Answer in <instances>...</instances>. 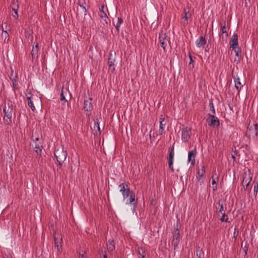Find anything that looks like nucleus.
<instances>
[{"label": "nucleus", "instance_id": "7ed1b4c3", "mask_svg": "<svg viewBox=\"0 0 258 258\" xmlns=\"http://www.w3.org/2000/svg\"><path fill=\"white\" fill-rule=\"evenodd\" d=\"M258 132V124H249L247 127V130L246 132V136L249 140L251 139H253L257 136Z\"/></svg>", "mask_w": 258, "mask_h": 258}, {"label": "nucleus", "instance_id": "0eeeda50", "mask_svg": "<svg viewBox=\"0 0 258 258\" xmlns=\"http://www.w3.org/2000/svg\"><path fill=\"white\" fill-rule=\"evenodd\" d=\"M191 130L188 127L182 128L181 130V139L184 143L187 142L190 139Z\"/></svg>", "mask_w": 258, "mask_h": 258}, {"label": "nucleus", "instance_id": "c03bdc74", "mask_svg": "<svg viewBox=\"0 0 258 258\" xmlns=\"http://www.w3.org/2000/svg\"><path fill=\"white\" fill-rule=\"evenodd\" d=\"M212 178H213L212 181V184L213 185L215 184L216 185H217V182L218 181V177H217V180H216V179L214 178L213 177Z\"/></svg>", "mask_w": 258, "mask_h": 258}, {"label": "nucleus", "instance_id": "4be33fe9", "mask_svg": "<svg viewBox=\"0 0 258 258\" xmlns=\"http://www.w3.org/2000/svg\"><path fill=\"white\" fill-rule=\"evenodd\" d=\"M206 43V40L203 36H201L196 41V45L198 47H201V46L205 45Z\"/></svg>", "mask_w": 258, "mask_h": 258}, {"label": "nucleus", "instance_id": "37998d69", "mask_svg": "<svg viewBox=\"0 0 258 258\" xmlns=\"http://www.w3.org/2000/svg\"><path fill=\"white\" fill-rule=\"evenodd\" d=\"M13 82V86L14 89H17L18 88V84L16 80H13L12 81Z\"/></svg>", "mask_w": 258, "mask_h": 258}, {"label": "nucleus", "instance_id": "f3484780", "mask_svg": "<svg viewBox=\"0 0 258 258\" xmlns=\"http://www.w3.org/2000/svg\"><path fill=\"white\" fill-rule=\"evenodd\" d=\"M230 48H235L238 47V36L237 34H234L229 42Z\"/></svg>", "mask_w": 258, "mask_h": 258}, {"label": "nucleus", "instance_id": "aec40b11", "mask_svg": "<svg viewBox=\"0 0 258 258\" xmlns=\"http://www.w3.org/2000/svg\"><path fill=\"white\" fill-rule=\"evenodd\" d=\"M107 249L108 252H112L115 250V244L113 239H109L106 244Z\"/></svg>", "mask_w": 258, "mask_h": 258}, {"label": "nucleus", "instance_id": "de8ad7c7", "mask_svg": "<svg viewBox=\"0 0 258 258\" xmlns=\"http://www.w3.org/2000/svg\"><path fill=\"white\" fill-rule=\"evenodd\" d=\"M101 252L102 253V256H101V258H107V255L106 252H104V253H103V251H102Z\"/></svg>", "mask_w": 258, "mask_h": 258}, {"label": "nucleus", "instance_id": "dca6fc26", "mask_svg": "<svg viewBox=\"0 0 258 258\" xmlns=\"http://www.w3.org/2000/svg\"><path fill=\"white\" fill-rule=\"evenodd\" d=\"M160 126L158 131L159 134L162 135L164 131V129L166 126L167 120L163 117L162 115H161L160 117Z\"/></svg>", "mask_w": 258, "mask_h": 258}, {"label": "nucleus", "instance_id": "4c0bfd02", "mask_svg": "<svg viewBox=\"0 0 258 258\" xmlns=\"http://www.w3.org/2000/svg\"><path fill=\"white\" fill-rule=\"evenodd\" d=\"M222 216L220 218L221 221L228 222V218H227V216L224 213H222Z\"/></svg>", "mask_w": 258, "mask_h": 258}, {"label": "nucleus", "instance_id": "7c9ffc66", "mask_svg": "<svg viewBox=\"0 0 258 258\" xmlns=\"http://www.w3.org/2000/svg\"><path fill=\"white\" fill-rule=\"evenodd\" d=\"M43 146H35L34 150L36 152L37 155H41Z\"/></svg>", "mask_w": 258, "mask_h": 258}, {"label": "nucleus", "instance_id": "3c124183", "mask_svg": "<svg viewBox=\"0 0 258 258\" xmlns=\"http://www.w3.org/2000/svg\"><path fill=\"white\" fill-rule=\"evenodd\" d=\"M217 189V185L213 187V190L216 191Z\"/></svg>", "mask_w": 258, "mask_h": 258}, {"label": "nucleus", "instance_id": "412c9836", "mask_svg": "<svg viewBox=\"0 0 258 258\" xmlns=\"http://www.w3.org/2000/svg\"><path fill=\"white\" fill-rule=\"evenodd\" d=\"M104 6L103 5H102L101 6V8L100 10V12H99V15L100 17L102 19H103L106 22V23H107V21L109 20V18H108L106 14L104 12Z\"/></svg>", "mask_w": 258, "mask_h": 258}, {"label": "nucleus", "instance_id": "6e6552de", "mask_svg": "<svg viewBox=\"0 0 258 258\" xmlns=\"http://www.w3.org/2000/svg\"><path fill=\"white\" fill-rule=\"evenodd\" d=\"M159 40L161 46L165 51L168 40L166 34L163 31L161 32L159 34Z\"/></svg>", "mask_w": 258, "mask_h": 258}, {"label": "nucleus", "instance_id": "20e7f679", "mask_svg": "<svg viewBox=\"0 0 258 258\" xmlns=\"http://www.w3.org/2000/svg\"><path fill=\"white\" fill-rule=\"evenodd\" d=\"M118 187L119 188V191L121 193L124 200L127 198L133 191L130 190L128 185L124 183L119 184Z\"/></svg>", "mask_w": 258, "mask_h": 258}, {"label": "nucleus", "instance_id": "a19ab883", "mask_svg": "<svg viewBox=\"0 0 258 258\" xmlns=\"http://www.w3.org/2000/svg\"><path fill=\"white\" fill-rule=\"evenodd\" d=\"M80 8L81 12L84 15L86 14L87 10L84 6L80 5Z\"/></svg>", "mask_w": 258, "mask_h": 258}, {"label": "nucleus", "instance_id": "9b49d317", "mask_svg": "<svg viewBox=\"0 0 258 258\" xmlns=\"http://www.w3.org/2000/svg\"><path fill=\"white\" fill-rule=\"evenodd\" d=\"M130 198L126 201V204H131L133 205V212H134L136 210V207L137 205V200H136L135 194L133 191L129 195Z\"/></svg>", "mask_w": 258, "mask_h": 258}, {"label": "nucleus", "instance_id": "423d86ee", "mask_svg": "<svg viewBox=\"0 0 258 258\" xmlns=\"http://www.w3.org/2000/svg\"><path fill=\"white\" fill-rule=\"evenodd\" d=\"M208 117L206 120V122L208 125L213 127H218L220 124L219 120L215 115L208 114Z\"/></svg>", "mask_w": 258, "mask_h": 258}, {"label": "nucleus", "instance_id": "58836bf2", "mask_svg": "<svg viewBox=\"0 0 258 258\" xmlns=\"http://www.w3.org/2000/svg\"><path fill=\"white\" fill-rule=\"evenodd\" d=\"M221 33L222 34H225L226 36H228V33L226 31V28L225 24H224L223 26H221Z\"/></svg>", "mask_w": 258, "mask_h": 258}, {"label": "nucleus", "instance_id": "603ef678", "mask_svg": "<svg viewBox=\"0 0 258 258\" xmlns=\"http://www.w3.org/2000/svg\"><path fill=\"white\" fill-rule=\"evenodd\" d=\"M232 158H233V160H235V155L234 154H232Z\"/></svg>", "mask_w": 258, "mask_h": 258}, {"label": "nucleus", "instance_id": "2f4dec72", "mask_svg": "<svg viewBox=\"0 0 258 258\" xmlns=\"http://www.w3.org/2000/svg\"><path fill=\"white\" fill-rule=\"evenodd\" d=\"M196 256L198 258H202V256L204 253H203V251L199 248L197 249V250L196 251Z\"/></svg>", "mask_w": 258, "mask_h": 258}, {"label": "nucleus", "instance_id": "473e14b6", "mask_svg": "<svg viewBox=\"0 0 258 258\" xmlns=\"http://www.w3.org/2000/svg\"><path fill=\"white\" fill-rule=\"evenodd\" d=\"M218 204L220 207L219 213H223V212H224L225 210L224 209L223 205L221 203V200H219L218 202Z\"/></svg>", "mask_w": 258, "mask_h": 258}, {"label": "nucleus", "instance_id": "e433bc0d", "mask_svg": "<svg viewBox=\"0 0 258 258\" xmlns=\"http://www.w3.org/2000/svg\"><path fill=\"white\" fill-rule=\"evenodd\" d=\"M234 50L236 56L239 57L241 55V51L238 47H235V48H232Z\"/></svg>", "mask_w": 258, "mask_h": 258}, {"label": "nucleus", "instance_id": "6e6d98bb", "mask_svg": "<svg viewBox=\"0 0 258 258\" xmlns=\"http://www.w3.org/2000/svg\"><path fill=\"white\" fill-rule=\"evenodd\" d=\"M7 258H12V257L11 256L10 257L8 256Z\"/></svg>", "mask_w": 258, "mask_h": 258}, {"label": "nucleus", "instance_id": "79ce46f5", "mask_svg": "<svg viewBox=\"0 0 258 258\" xmlns=\"http://www.w3.org/2000/svg\"><path fill=\"white\" fill-rule=\"evenodd\" d=\"M189 59H190V62L189 63L188 66L190 68L191 67L193 68L194 66L192 64V62H194V60L192 59V56H191V55L190 54H189Z\"/></svg>", "mask_w": 258, "mask_h": 258}, {"label": "nucleus", "instance_id": "f704fd0d", "mask_svg": "<svg viewBox=\"0 0 258 258\" xmlns=\"http://www.w3.org/2000/svg\"><path fill=\"white\" fill-rule=\"evenodd\" d=\"M209 107H210V110L211 111H212V113L213 114H215V110L214 108L213 101L212 100H210L209 101Z\"/></svg>", "mask_w": 258, "mask_h": 258}, {"label": "nucleus", "instance_id": "393cba45", "mask_svg": "<svg viewBox=\"0 0 258 258\" xmlns=\"http://www.w3.org/2000/svg\"><path fill=\"white\" fill-rule=\"evenodd\" d=\"M115 60V56L110 53L109 54V56L108 58V61L109 67H111L114 65Z\"/></svg>", "mask_w": 258, "mask_h": 258}, {"label": "nucleus", "instance_id": "b1692460", "mask_svg": "<svg viewBox=\"0 0 258 258\" xmlns=\"http://www.w3.org/2000/svg\"><path fill=\"white\" fill-rule=\"evenodd\" d=\"M138 253L140 256L139 258L146 257V250L142 247H139L138 248Z\"/></svg>", "mask_w": 258, "mask_h": 258}, {"label": "nucleus", "instance_id": "5fc2aeb1", "mask_svg": "<svg viewBox=\"0 0 258 258\" xmlns=\"http://www.w3.org/2000/svg\"><path fill=\"white\" fill-rule=\"evenodd\" d=\"M38 140H39L38 138H36L35 139V141H38Z\"/></svg>", "mask_w": 258, "mask_h": 258}, {"label": "nucleus", "instance_id": "6ab92c4d", "mask_svg": "<svg viewBox=\"0 0 258 258\" xmlns=\"http://www.w3.org/2000/svg\"><path fill=\"white\" fill-rule=\"evenodd\" d=\"M234 81L235 83V87L237 89V92L239 93L241 89L243 86V83L240 82V79L238 77H234Z\"/></svg>", "mask_w": 258, "mask_h": 258}, {"label": "nucleus", "instance_id": "a878e982", "mask_svg": "<svg viewBox=\"0 0 258 258\" xmlns=\"http://www.w3.org/2000/svg\"><path fill=\"white\" fill-rule=\"evenodd\" d=\"M68 91L66 90L65 91L62 88L61 90V93L60 94V100L61 101H64V104L67 103L68 104V101L66 99L65 97V94H67L68 93Z\"/></svg>", "mask_w": 258, "mask_h": 258}, {"label": "nucleus", "instance_id": "72a5a7b5", "mask_svg": "<svg viewBox=\"0 0 258 258\" xmlns=\"http://www.w3.org/2000/svg\"><path fill=\"white\" fill-rule=\"evenodd\" d=\"M122 23V20L121 18L118 17L117 18V22L115 25V28L116 29L119 31V28L120 27V25Z\"/></svg>", "mask_w": 258, "mask_h": 258}, {"label": "nucleus", "instance_id": "f257e3e1", "mask_svg": "<svg viewBox=\"0 0 258 258\" xmlns=\"http://www.w3.org/2000/svg\"><path fill=\"white\" fill-rule=\"evenodd\" d=\"M3 112L4 113V121L5 123L7 124H11L13 112V105L12 101H8L5 103L3 108Z\"/></svg>", "mask_w": 258, "mask_h": 258}, {"label": "nucleus", "instance_id": "9d476101", "mask_svg": "<svg viewBox=\"0 0 258 258\" xmlns=\"http://www.w3.org/2000/svg\"><path fill=\"white\" fill-rule=\"evenodd\" d=\"M169 158H168V165L171 171L173 172H174V170L173 166V160H174V146H172L169 148Z\"/></svg>", "mask_w": 258, "mask_h": 258}, {"label": "nucleus", "instance_id": "09e8293b", "mask_svg": "<svg viewBox=\"0 0 258 258\" xmlns=\"http://www.w3.org/2000/svg\"><path fill=\"white\" fill-rule=\"evenodd\" d=\"M234 151L233 150V149H232V151L234 152V153L233 154L235 155V156L237 155L238 152H237L235 147L234 148Z\"/></svg>", "mask_w": 258, "mask_h": 258}, {"label": "nucleus", "instance_id": "49530a36", "mask_svg": "<svg viewBox=\"0 0 258 258\" xmlns=\"http://www.w3.org/2000/svg\"><path fill=\"white\" fill-rule=\"evenodd\" d=\"M238 231H236V229L235 228L234 229V233H233V236L234 238H236L237 237V236H238Z\"/></svg>", "mask_w": 258, "mask_h": 258}, {"label": "nucleus", "instance_id": "864d4df0", "mask_svg": "<svg viewBox=\"0 0 258 258\" xmlns=\"http://www.w3.org/2000/svg\"><path fill=\"white\" fill-rule=\"evenodd\" d=\"M34 48H38V49H39V48H38V44H37L35 45V47Z\"/></svg>", "mask_w": 258, "mask_h": 258}, {"label": "nucleus", "instance_id": "cd10ccee", "mask_svg": "<svg viewBox=\"0 0 258 258\" xmlns=\"http://www.w3.org/2000/svg\"><path fill=\"white\" fill-rule=\"evenodd\" d=\"M205 173V166H202L201 170H199L198 171V176H204Z\"/></svg>", "mask_w": 258, "mask_h": 258}, {"label": "nucleus", "instance_id": "c9c22d12", "mask_svg": "<svg viewBox=\"0 0 258 258\" xmlns=\"http://www.w3.org/2000/svg\"><path fill=\"white\" fill-rule=\"evenodd\" d=\"M11 7H12V10H18V8H19L18 2L17 1L16 2L14 1L12 4Z\"/></svg>", "mask_w": 258, "mask_h": 258}, {"label": "nucleus", "instance_id": "ddd939ff", "mask_svg": "<svg viewBox=\"0 0 258 258\" xmlns=\"http://www.w3.org/2000/svg\"><path fill=\"white\" fill-rule=\"evenodd\" d=\"M84 109L85 111L86 112V115L89 116L91 114V110L93 109V104L92 103L91 99L84 101Z\"/></svg>", "mask_w": 258, "mask_h": 258}, {"label": "nucleus", "instance_id": "a211bd4d", "mask_svg": "<svg viewBox=\"0 0 258 258\" xmlns=\"http://www.w3.org/2000/svg\"><path fill=\"white\" fill-rule=\"evenodd\" d=\"M26 98L28 100V106L31 108L32 111H34L35 110V107L33 104L32 101V95L30 92H28L26 94Z\"/></svg>", "mask_w": 258, "mask_h": 258}, {"label": "nucleus", "instance_id": "ea45409f", "mask_svg": "<svg viewBox=\"0 0 258 258\" xmlns=\"http://www.w3.org/2000/svg\"><path fill=\"white\" fill-rule=\"evenodd\" d=\"M38 51V48H35L34 47H33V48H32V50L31 51V54L32 55V57H33L36 54H37Z\"/></svg>", "mask_w": 258, "mask_h": 258}, {"label": "nucleus", "instance_id": "c85d7f7f", "mask_svg": "<svg viewBox=\"0 0 258 258\" xmlns=\"http://www.w3.org/2000/svg\"><path fill=\"white\" fill-rule=\"evenodd\" d=\"M253 183H254L253 194L254 196L256 197L258 192V183L254 181H253Z\"/></svg>", "mask_w": 258, "mask_h": 258}, {"label": "nucleus", "instance_id": "5701e85b", "mask_svg": "<svg viewBox=\"0 0 258 258\" xmlns=\"http://www.w3.org/2000/svg\"><path fill=\"white\" fill-rule=\"evenodd\" d=\"M2 40L4 43L8 42L9 39V35L7 31H4L3 29L1 34Z\"/></svg>", "mask_w": 258, "mask_h": 258}, {"label": "nucleus", "instance_id": "f03ea898", "mask_svg": "<svg viewBox=\"0 0 258 258\" xmlns=\"http://www.w3.org/2000/svg\"><path fill=\"white\" fill-rule=\"evenodd\" d=\"M54 156L58 162L57 170L60 169L62 163L65 161L67 153L66 150H64L63 146H58V148L54 151Z\"/></svg>", "mask_w": 258, "mask_h": 258}, {"label": "nucleus", "instance_id": "39448f33", "mask_svg": "<svg viewBox=\"0 0 258 258\" xmlns=\"http://www.w3.org/2000/svg\"><path fill=\"white\" fill-rule=\"evenodd\" d=\"M180 241V231L178 228L174 229L172 232V245L174 247V249H176Z\"/></svg>", "mask_w": 258, "mask_h": 258}, {"label": "nucleus", "instance_id": "f8f14e48", "mask_svg": "<svg viewBox=\"0 0 258 258\" xmlns=\"http://www.w3.org/2000/svg\"><path fill=\"white\" fill-rule=\"evenodd\" d=\"M191 17V14L189 12V10L184 9L183 14L182 15L181 19V23L184 26L187 25L188 19Z\"/></svg>", "mask_w": 258, "mask_h": 258}, {"label": "nucleus", "instance_id": "bb28decb", "mask_svg": "<svg viewBox=\"0 0 258 258\" xmlns=\"http://www.w3.org/2000/svg\"><path fill=\"white\" fill-rule=\"evenodd\" d=\"M93 128L94 131H97L99 134H100L101 131L98 119H96L95 120H94V125L93 126Z\"/></svg>", "mask_w": 258, "mask_h": 258}, {"label": "nucleus", "instance_id": "8fccbe9b", "mask_svg": "<svg viewBox=\"0 0 258 258\" xmlns=\"http://www.w3.org/2000/svg\"><path fill=\"white\" fill-rule=\"evenodd\" d=\"M79 258H86L85 255H84V254H81L80 253L79 254Z\"/></svg>", "mask_w": 258, "mask_h": 258}, {"label": "nucleus", "instance_id": "c756f323", "mask_svg": "<svg viewBox=\"0 0 258 258\" xmlns=\"http://www.w3.org/2000/svg\"><path fill=\"white\" fill-rule=\"evenodd\" d=\"M197 179L198 183L200 185H202L204 183L205 177L204 176H197Z\"/></svg>", "mask_w": 258, "mask_h": 258}, {"label": "nucleus", "instance_id": "1a4fd4ad", "mask_svg": "<svg viewBox=\"0 0 258 258\" xmlns=\"http://www.w3.org/2000/svg\"><path fill=\"white\" fill-rule=\"evenodd\" d=\"M54 238L55 247H56L57 251L60 252L61 250L62 236L59 234H55L54 235Z\"/></svg>", "mask_w": 258, "mask_h": 258}, {"label": "nucleus", "instance_id": "4468645a", "mask_svg": "<svg viewBox=\"0 0 258 258\" xmlns=\"http://www.w3.org/2000/svg\"><path fill=\"white\" fill-rule=\"evenodd\" d=\"M252 180V175H248L246 172H245L243 175V180H242V185L244 187V188L246 189L248 186L249 185V184Z\"/></svg>", "mask_w": 258, "mask_h": 258}, {"label": "nucleus", "instance_id": "2eb2a0df", "mask_svg": "<svg viewBox=\"0 0 258 258\" xmlns=\"http://www.w3.org/2000/svg\"><path fill=\"white\" fill-rule=\"evenodd\" d=\"M197 151L195 148L194 150L189 151L188 153V162L190 163L191 166H194L195 164V157Z\"/></svg>", "mask_w": 258, "mask_h": 258}, {"label": "nucleus", "instance_id": "a18cd8bd", "mask_svg": "<svg viewBox=\"0 0 258 258\" xmlns=\"http://www.w3.org/2000/svg\"><path fill=\"white\" fill-rule=\"evenodd\" d=\"M13 11L15 13V15H13V17H15L16 19H17L18 18V10H13Z\"/></svg>", "mask_w": 258, "mask_h": 258}]
</instances>
